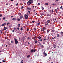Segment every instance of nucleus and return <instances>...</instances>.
I'll return each mask as SVG.
<instances>
[{"label": "nucleus", "mask_w": 63, "mask_h": 63, "mask_svg": "<svg viewBox=\"0 0 63 63\" xmlns=\"http://www.w3.org/2000/svg\"><path fill=\"white\" fill-rule=\"evenodd\" d=\"M61 34H63V32H61Z\"/></svg>", "instance_id": "c9c22d12"}, {"label": "nucleus", "mask_w": 63, "mask_h": 63, "mask_svg": "<svg viewBox=\"0 0 63 63\" xmlns=\"http://www.w3.org/2000/svg\"><path fill=\"white\" fill-rule=\"evenodd\" d=\"M38 5H40V3H38Z\"/></svg>", "instance_id": "3c124183"}, {"label": "nucleus", "mask_w": 63, "mask_h": 63, "mask_svg": "<svg viewBox=\"0 0 63 63\" xmlns=\"http://www.w3.org/2000/svg\"><path fill=\"white\" fill-rule=\"evenodd\" d=\"M51 5L52 6H55V5H56V4L54 3H52L51 4Z\"/></svg>", "instance_id": "f8f14e48"}, {"label": "nucleus", "mask_w": 63, "mask_h": 63, "mask_svg": "<svg viewBox=\"0 0 63 63\" xmlns=\"http://www.w3.org/2000/svg\"><path fill=\"white\" fill-rule=\"evenodd\" d=\"M34 7H35V6H32V8H34Z\"/></svg>", "instance_id": "5fc2aeb1"}, {"label": "nucleus", "mask_w": 63, "mask_h": 63, "mask_svg": "<svg viewBox=\"0 0 63 63\" xmlns=\"http://www.w3.org/2000/svg\"><path fill=\"white\" fill-rule=\"evenodd\" d=\"M9 28H11V27H12V25H10V26H9Z\"/></svg>", "instance_id": "4be33fe9"}, {"label": "nucleus", "mask_w": 63, "mask_h": 63, "mask_svg": "<svg viewBox=\"0 0 63 63\" xmlns=\"http://www.w3.org/2000/svg\"><path fill=\"white\" fill-rule=\"evenodd\" d=\"M3 20H5V17H3Z\"/></svg>", "instance_id": "ea45409f"}, {"label": "nucleus", "mask_w": 63, "mask_h": 63, "mask_svg": "<svg viewBox=\"0 0 63 63\" xmlns=\"http://www.w3.org/2000/svg\"><path fill=\"white\" fill-rule=\"evenodd\" d=\"M35 51H36V50H35V49H34V50H33V49H32L31 50V52L32 53L33 52H35Z\"/></svg>", "instance_id": "7ed1b4c3"}, {"label": "nucleus", "mask_w": 63, "mask_h": 63, "mask_svg": "<svg viewBox=\"0 0 63 63\" xmlns=\"http://www.w3.org/2000/svg\"><path fill=\"white\" fill-rule=\"evenodd\" d=\"M37 25H40V23H38Z\"/></svg>", "instance_id": "774afa93"}, {"label": "nucleus", "mask_w": 63, "mask_h": 63, "mask_svg": "<svg viewBox=\"0 0 63 63\" xmlns=\"http://www.w3.org/2000/svg\"><path fill=\"white\" fill-rule=\"evenodd\" d=\"M18 27H20V24H19L18 25Z\"/></svg>", "instance_id": "72a5a7b5"}, {"label": "nucleus", "mask_w": 63, "mask_h": 63, "mask_svg": "<svg viewBox=\"0 0 63 63\" xmlns=\"http://www.w3.org/2000/svg\"><path fill=\"white\" fill-rule=\"evenodd\" d=\"M17 29L18 30H19V28H18V27L17 28Z\"/></svg>", "instance_id": "09e8293b"}, {"label": "nucleus", "mask_w": 63, "mask_h": 63, "mask_svg": "<svg viewBox=\"0 0 63 63\" xmlns=\"http://www.w3.org/2000/svg\"><path fill=\"white\" fill-rule=\"evenodd\" d=\"M14 30L15 31V32H16L17 30V29L16 28H14Z\"/></svg>", "instance_id": "0eeeda50"}, {"label": "nucleus", "mask_w": 63, "mask_h": 63, "mask_svg": "<svg viewBox=\"0 0 63 63\" xmlns=\"http://www.w3.org/2000/svg\"><path fill=\"white\" fill-rule=\"evenodd\" d=\"M34 43H35V44H36L37 43V40H35L34 41Z\"/></svg>", "instance_id": "a211bd4d"}, {"label": "nucleus", "mask_w": 63, "mask_h": 63, "mask_svg": "<svg viewBox=\"0 0 63 63\" xmlns=\"http://www.w3.org/2000/svg\"><path fill=\"white\" fill-rule=\"evenodd\" d=\"M48 3H46V5H48Z\"/></svg>", "instance_id": "a19ab883"}, {"label": "nucleus", "mask_w": 63, "mask_h": 63, "mask_svg": "<svg viewBox=\"0 0 63 63\" xmlns=\"http://www.w3.org/2000/svg\"><path fill=\"white\" fill-rule=\"evenodd\" d=\"M20 63H23V62H21Z\"/></svg>", "instance_id": "e2e57ef3"}, {"label": "nucleus", "mask_w": 63, "mask_h": 63, "mask_svg": "<svg viewBox=\"0 0 63 63\" xmlns=\"http://www.w3.org/2000/svg\"><path fill=\"white\" fill-rule=\"evenodd\" d=\"M2 16V14H0V16L1 17Z\"/></svg>", "instance_id": "a18cd8bd"}, {"label": "nucleus", "mask_w": 63, "mask_h": 63, "mask_svg": "<svg viewBox=\"0 0 63 63\" xmlns=\"http://www.w3.org/2000/svg\"><path fill=\"white\" fill-rule=\"evenodd\" d=\"M52 32H54V30H52Z\"/></svg>", "instance_id": "bb28decb"}, {"label": "nucleus", "mask_w": 63, "mask_h": 63, "mask_svg": "<svg viewBox=\"0 0 63 63\" xmlns=\"http://www.w3.org/2000/svg\"><path fill=\"white\" fill-rule=\"evenodd\" d=\"M13 32H15V30H13L12 31Z\"/></svg>", "instance_id": "37998d69"}, {"label": "nucleus", "mask_w": 63, "mask_h": 63, "mask_svg": "<svg viewBox=\"0 0 63 63\" xmlns=\"http://www.w3.org/2000/svg\"><path fill=\"white\" fill-rule=\"evenodd\" d=\"M13 20H16V18H13L12 19Z\"/></svg>", "instance_id": "dca6fc26"}, {"label": "nucleus", "mask_w": 63, "mask_h": 63, "mask_svg": "<svg viewBox=\"0 0 63 63\" xmlns=\"http://www.w3.org/2000/svg\"><path fill=\"white\" fill-rule=\"evenodd\" d=\"M33 0H29L27 2L28 5H30L31 4L33 3Z\"/></svg>", "instance_id": "f257e3e1"}, {"label": "nucleus", "mask_w": 63, "mask_h": 63, "mask_svg": "<svg viewBox=\"0 0 63 63\" xmlns=\"http://www.w3.org/2000/svg\"><path fill=\"white\" fill-rule=\"evenodd\" d=\"M4 29H3V30H6L7 29V28L6 27H4Z\"/></svg>", "instance_id": "6e6552de"}, {"label": "nucleus", "mask_w": 63, "mask_h": 63, "mask_svg": "<svg viewBox=\"0 0 63 63\" xmlns=\"http://www.w3.org/2000/svg\"><path fill=\"white\" fill-rule=\"evenodd\" d=\"M41 36H39L38 37V38L39 39H41Z\"/></svg>", "instance_id": "393cba45"}, {"label": "nucleus", "mask_w": 63, "mask_h": 63, "mask_svg": "<svg viewBox=\"0 0 63 63\" xmlns=\"http://www.w3.org/2000/svg\"><path fill=\"white\" fill-rule=\"evenodd\" d=\"M19 16H20V17L21 16H22V15H21V13H20L19 14Z\"/></svg>", "instance_id": "4468645a"}, {"label": "nucleus", "mask_w": 63, "mask_h": 63, "mask_svg": "<svg viewBox=\"0 0 63 63\" xmlns=\"http://www.w3.org/2000/svg\"><path fill=\"white\" fill-rule=\"evenodd\" d=\"M40 17H41V18H43V16L42 15H41L40 16Z\"/></svg>", "instance_id": "c85d7f7f"}, {"label": "nucleus", "mask_w": 63, "mask_h": 63, "mask_svg": "<svg viewBox=\"0 0 63 63\" xmlns=\"http://www.w3.org/2000/svg\"><path fill=\"white\" fill-rule=\"evenodd\" d=\"M55 10L56 13H57V10H56V9H55Z\"/></svg>", "instance_id": "473e14b6"}, {"label": "nucleus", "mask_w": 63, "mask_h": 63, "mask_svg": "<svg viewBox=\"0 0 63 63\" xmlns=\"http://www.w3.org/2000/svg\"><path fill=\"white\" fill-rule=\"evenodd\" d=\"M47 22L48 23H50V21L48 20H47Z\"/></svg>", "instance_id": "9d476101"}, {"label": "nucleus", "mask_w": 63, "mask_h": 63, "mask_svg": "<svg viewBox=\"0 0 63 63\" xmlns=\"http://www.w3.org/2000/svg\"><path fill=\"white\" fill-rule=\"evenodd\" d=\"M54 20H55V19L54 18H53V21H54Z\"/></svg>", "instance_id": "c03bdc74"}, {"label": "nucleus", "mask_w": 63, "mask_h": 63, "mask_svg": "<svg viewBox=\"0 0 63 63\" xmlns=\"http://www.w3.org/2000/svg\"><path fill=\"white\" fill-rule=\"evenodd\" d=\"M30 39V38H29V37H28V40H29Z\"/></svg>", "instance_id": "8fccbe9b"}, {"label": "nucleus", "mask_w": 63, "mask_h": 63, "mask_svg": "<svg viewBox=\"0 0 63 63\" xmlns=\"http://www.w3.org/2000/svg\"><path fill=\"white\" fill-rule=\"evenodd\" d=\"M43 29H44V30H45V29H46V28H45V27H44Z\"/></svg>", "instance_id": "e433bc0d"}, {"label": "nucleus", "mask_w": 63, "mask_h": 63, "mask_svg": "<svg viewBox=\"0 0 63 63\" xmlns=\"http://www.w3.org/2000/svg\"><path fill=\"white\" fill-rule=\"evenodd\" d=\"M22 18H23V16H20V18H19L20 19H21Z\"/></svg>", "instance_id": "f3484780"}, {"label": "nucleus", "mask_w": 63, "mask_h": 63, "mask_svg": "<svg viewBox=\"0 0 63 63\" xmlns=\"http://www.w3.org/2000/svg\"><path fill=\"white\" fill-rule=\"evenodd\" d=\"M41 29V31H44V30L43 29Z\"/></svg>", "instance_id": "ddd939ff"}, {"label": "nucleus", "mask_w": 63, "mask_h": 63, "mask_svg": "<svg viewBox=\"0 0 63 63\" xmlns=\"http://www.w3.org/2000/svg\"><path fill=\"white\" fill-rule=\"evenodd\" d=\"M23 28L22 27L21 28L20 30H21V31H22V30H23Z\"/></svg>", "instance_id": "412c9836"}, {"label": "nucleus", "mask_w": 63, "mask_h": 63, "mask_svg": "<svg viewBox=\"0 0 63 63\" xmlns=\"http://www.w3.org/2000/svg\"><path fill=\"white\" fill-rule=\"evenodd\" d=\"M53 9H52V12H53Z\"/></svg>", "instance_id": "0e129e2a"}, {"label": "nucleus", "mask_w": 63, "mask_h": 63, "mask_svg": "<svg viewBox=\"0 0 63 63\" xmlns=\"http://www.w3.org/2000/svg\"><path fill=\"white\" fill-rule=\"evenodd\" d=\"M54 48H56V45H54L53 46Z\"/></svg>", "instance_id": "2eb2a0df"}, {"label": "nucleus", "mask_w": 63, "mask_h": 63, "mask_svg": "<svg viewBox=\"0 0 63 63\" xmlns=\"http://www.w3.org/2000/svg\"><path fill=\"white\" fill-rule=\"evenodd\" d=\"M43 54H44V55H45V56H47V53H45V51H44V52Z\"/></svg>", "instance_id": "39448f33"}, {"label": "nucleus", "mask_w": 63, "mask_h": 63, "mask_svg": "<svg viewBox=\"0 0 63 63\" xmlns=\"http://www.w3.org/2000/svg\"><path fill=\"white\" fill-rule=\"evenodd\" d=\"M32 23H34L35 22V21H32Z\"/></svg>", "instance_id": "79ce46f5"}, {"label": "nucleus", "mask_w": 63, "mask_h": 63, "mask_svg": "<svg viewBox=\"0 0 63 63\" xmlns=\"http://www.w3.org/2000/svg\"><path fill=\"white\" fill-rule=\"evenodd\" d=\"M36 29V28H34V30L35 31Z\"/></svg>", "instance_id": "c756f323"}, {"label": "nucleus", "mask_w": 63, "mask_h": 63, "mask_svg": "<svg viewBox=\"0 0 63 63\" xmlns=\"http://www.w3.org/2000/svg\"><path fill=\"white\" fill-rule=\"evenodd\" d=\"M42 10H43L44 9V7H42Z\"/></svg>", "instance_id": "4c0bfd02"}, {"label": "nucleus", "mask_w": 63, "mask_h": 63, "mask_svg": "<svg viewBox=\"0 0 63 63\" xmlns=\"http://www.w3.org/2000/svg\"><path fill=\"white\" fill-rule=\"evenodd\" d=\"M20 19L19 18H18L17 19V21H20Z\"/></svg>", "instance_id": "b1692460"}, {"label": "nucleus", "mask_w": 63, "mask_h": 63, "mask_svg": "<svg viewBox=\"0 0 63 63\" xmlns=\"http://www.w3.org/2000/svg\"><path fill=\"white\" fill-rule=\"evenodd\" d=\"M41 47H44V45H41Z\"/></svg>", "instance_id": "a878e982"}, {"label": "nucleus", "mask_w": 63, "mask_h": 63, "mask_svg": "<svg viewBox=\"0 0 63 63\" xmlns=\"http://www.w3.org/2000/svg\"><path fill=\"white\" fill-rule=\"evenodd\" d=\"M39 41H42V39H39L38 40Z\"/></svg>", "instance_id": "5701e85b"}, {"label": "nucleus", "mask_w": 63, "mask_h": 63, "mask_svg": "<svg viewBox=\"0 0 63 63\" xmlns=\"http://www.w3.org/2000/svg\"><path fill=\"white\" fill-rule=\"evenodd\" d=\"M47 16H49V15H47Z\"/></svg>", "instance_id": "69168bd1"}, {"label": "nucleus", "mask_w": 63, "mask_h": 63, "mask_svg": "<svg viewBox=\"0 0 63 63\" xmlns=\"http://www.w3.org/2000/svg\"><path fill=\"white\" fill-rule=\"evenodd\" d=\"M57 36H58V37H59V34H57Z\"/></svg>", "instance_id": "13d9d810"}, {"label": "nucleus", "mask_w": 63, "mask_h": 63, "mask_svg": "<svg viewBox=\"0 0 63 63\" xmlns=\"http://www.w3.org/2000/svg\"><path fill=\"white\" fill-rule=\"evenodd\" d=\"M11 43H12V44H13V43H14V41H11Z\"/></svg>", "instance_id": "aec40b11"}, {"label": "nucleus", "mask_w": 63, "mask_h": 63, "mask_svg": "<svg viewBox=\"0 0 63 63\" xmlns=\"http://www.w3.org/2000/svg\"><path fill=\"white\" fill-rule=\"evenodd\" d=\"M9 5V4H8V3L7 4H6V5Z\"/></svg>", "instance_id": "052dcab7"}, {"label": "nucleus", "mask_w": 63, "mask_h": 63, "mask_svg": "<svg viewBox=\"0 0 63 63\" xmlns=\"http://www.w3.org/2000/svg\"><path fill=\"white\" fill-rule=\"evenodd\" d=\"M55 39V37H54L53 38H52V39Z\"/></svg>", "instance_id": "680f3d73"}, {"label": "nucleus", "mask_w": 63, "mask_h": 63, "mask_svg": "<svg viewBox=\"0 0 63 63\" xmlns=\"http://www.w3.org/2000/svg\"><path fill=\"white\" fill-rule=\"evenodd\" d=\"M47 39H49V37H48L47 38Z\"/></svg>", "instance_id": "338daca9"}, {"label": "nucleus", "mask_w": 63, "mask_h": 63, "mask_svg": "<svg viewBox=\"0 0 63 63\" xmlns=\"http://www.w3.org/2000/svg\"><path fill=\"white\" fill-rule=\"evenodd\" d=\"M4 33H7V32L6 31H5L4 32Z\"/></svg>", "instance_id": "4d7b16f0"}, {"label": "nucleus", "mask_w": 63, "mask_h": 63, "mask_svg": "<svg viewBox=\"0 0 63 63\" xmlns=\"http://www.w3.org/2000/svg\"><path fill=\"white\" fill-rule=\"evenodd\" d=\"M0 33H1V34H2V33H3V32H2L1 31H0Z\"/></svg>", "instance_id": "de8ad7c7"}, {"label": "nucleus", "mask_w": 63, "mask_h": 63, "mask_svg": "<svg viewBox=\"0 0 63 63\" xmlns=\"http://www.w3.org/2000/svg\"><path fill=\"white\" fill-rule=\"evenodd\" d=\"M27 10H31V8H29V7H28L27 8Z\"/></svg>", "instance_id": "9b49d317"}, {"label": "nucleus", "mask_w": 63, "mask_h": 63, "mask_svg": "<svg viewBox=\"0 0 63 63\" xmlns=\"http://www.w3.org/2000/svg\"><path fill=\"white\" fill-rule=\"evenodd\" d=\"M48 32H49V31L48 30L47 31V33H48Z\"/></svg>", "instance_id": "cd10ccee"}, {"label": "nucleus", "mask_w": 63, "mask_h": 63, "mask_svg": "<svg viewBox=\"0 0 63 63\" xmlns=\"http://www.w3.org/2000/svg\"><path fill=\"white\" fill-rule=\"evenodd\" d=\"M25 16L26 19H27L28 18V16L26 14L25 15Z\"/></svg>", "instance_id": "20e7f679"}, {"label": "nucleus", "mask_w": 63, "mask_h": 63, "mask_svg": "<svg viewBox=\"0 0 63 63\" xmlns=\"http://www.w3.org/2000/svg\"><path fill=\"white\" fill-rule=\"evenodd\" d=\"M6 23H5L1 25V26H4L6 25Z\"/></svg>", "instance_id": "423d86ee"}, {"label": "nucleus", "mask_w": 63, "mask_h": 63, "mask_svg": "<svg viewBox=\"0 0 63 63\" xmlns=\"http://www.w3.org/2000/svg\"><path fill=\"white\" fill-rule=\"evenodd\" d=\"M18 5V3H17L16 4V5L17 6V5Z\"/></svg>", "instance_id": "603ef678"}, {"label": "nucleus", "mask_w": 63, "mask_h": 63, "mask_svg": "<svg viewBox=\"0 0 63 63\" xmlns=\"http://www.w3.org/2000/svg\"><path fill=\"white\" fill-rule=\"evenodd\" d=\"M23 7L22 6V7H21V9H23Z\"/></svg>", "instance_id": "6e6d98bb"}, {"label": "nucleus", "mask_w": 63, "mask_h": 63, "mask_svg": "<svg viewBox=\"0 0 63 63\" xmlns=\"http://www.w3.org/2000/svg\"><path fill=\"white\" fill-rule=\"evenodd\" d=\"M15 43L16 44H18V41H17V39H15Z\"/></svg>", "instance_id": "f03ea898"}, {"label": "nucleus", "mask_w": 63, "mask_h": 63, "mask_svg": "<svg viewBox=\"0 0 63 63\" xmlns=\"http://www.w3.org/2000/svg\"><path fill=\"white\" fill-rule=\"evenodd\" d=\"M62 8H63V6H62L60 7V9H62Z\"/></svg>", "instance_id": "f704fd0d"}, {"label": "nucleus", "mask_w": 63, "mask_h": 63, "mask_svg": "<svg viewBox=\"0 0 63 63\" xmlns=\"http://www.w3.org/2000/svg\"><path fill=\"white\" fill-rule=\"evenodd\" d=\"M28 12H29V14H31V13H30V11H28Z\"/></svg>", "instance_id": "7c9ffc66"}, {"label": "nucleus", "mask_w": 63, "mask_h": 63, "mask_svg": "<svg viewBox=\"0 0 63 63\" xmlns=\"http://www.w3.org/2000/svg\"><path fill=\"white\" fill-rule=\"evenodd\" d=\"M30 55H28L27 56V58H29V57H30Z\"/></svg>", "instance_id": "6ab92c4d"}, {"label": "nucleus", "mask_w": 63, "mask_h": 63, "mask_svg": "<svg viewBox=\"0 0 63 63\" xmlns=\"http://www.w3.org/2000/svg\"><path fill=\"white\" fill-rule=\"evenodd\" d=\"M50 24L49 25H48V26H50Z\"/></svg>", "instance_id": "bf43d9fd"}, {"label": "nucleus", "mask_w": 63, "mask_h": 63, "mask_svg": "<svg viewBox=\"0 0 63 63\" xmlns=\"http://www.w3.org/2000/svg\"><path fill=\"white\" fill-rule=\"evenodd\" d=\"M27 31H29V29H27Z\"/></svg>", "instance_id": "58836bf2"}, {"label": "nucleus", "mask_w": 63, "mask_h": 63, "mask_svg": "<svg viewBox=\"0 0 63 63\" xmlns=\"http://www.w3.org/2000/svg\"><path fill=\"white\" fill-rule=\"evenodd\" d=\"M45 24L46 25H48V23L47 22H46L45 23Z\"/></svg>", "instance_id": "1a4fd4ad"}, {"label": "nucleus", "mask_w": 63, "mask_h": 63, "mask_svg": "<svg viewBox=\"0 0 63 63\" xmlns=\"http://www.w3.org/2000/svg\"><path fill=\"white\" fill-rule=\"evenodd\" d=\"M10 24V23H7V25H8V24Z\"/></svg>", "instance_id": "2f4dec72"}, {"label": "nucleus", "mask_w": 63, "mask_h": 63, "mask_svg": "<svg viewBox=\"0 0 63 63\" xmlns=\"http://www.w3.org/2000/svg\"><path fill=\"white\" fill-rule=\"evenodd\" d=\"M3 62H5V61H4V60H3L2 61Z\"/></svg>", "instance_id": "864d4df0"}, {"label": "nucleus", "mask_w": 63, "mask_h": 63, "mask_svg": "<svg viewBox=\"0 0 63 63\" xmlns=\"http://www.w3.org/2000/svg\"><path fill=\"white\" fill-rule=\"evenodd\" d=\"M44 15V14L43 13H42V14H41V16H42V15Z\"/></svg>", "instance_id": "49530a36"}]
</instances>
